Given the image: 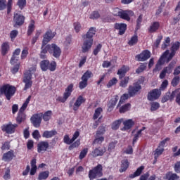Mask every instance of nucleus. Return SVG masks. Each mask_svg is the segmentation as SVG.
I'll use <instances>...</instances> for the list:
<instances>
[{
	"label": "nucleus",
	"mask_w": 180,
	"mask_h": 180,
	"mask_svg": "<svg viewBox=\"0 0 180 180\" xmlns=\"http://www.w3.org/2000/svg\"><path fill=\"white\" fill-rule=\"evenodd\" d=\"M96 33V27H91L86 34L82 36L83 39V45L82 46V53H87L91 50V47H92V44H94V36Z\"/></svg>",
	"instance_id": "obj_1"
},
{
	"label": "nucleus",
	"mask_w": 180,
	"mask_h": 180,
	"mask_svg": "<svg viewBox=\"0 0 180 180\" xmlns=\"http://www.w3.org/2000/svg\"><path fill=\"white\" fill-rule=\"evenodd\" d=\"M128 71H129V67H126V66H122L117 71V75H119V78L120 79H121L120 82V86H122V88H126V86H127V84H129V81H130V77H125L126 72H127Z\"/></svg>",
	"instance_id": "obj_2"
},
{
	"label": "nucleus",
	"mask_w": 180,
	"mask_h": 180,
	"mask_svg": "<svg viewBox=\"0 0 180 180\" xmlns=\"http://www.w3.org/2000/svg\"><path fill=\"white\" fill-rule=\"evenodd\" d=\"M112 15L114 16H119L121 19H124V20L129 22L130 17L133 16L134 13L131 11H123L119 8H115L112 11Z\"/></svg>",
	"instance_id": "obj_3"
},
{
	"label": "nucleus",
	"mask_w": 180,
	"mask_h": 180,
	"mask_svg": "<svg viewBox=\"0 0 180 180\" xmlns=\"http://www.w3.org/2000/svg\"><path fill=\"white\" fill-rule=\"evenodd\" d=\"M30 99H32V96H29L26 99L25 102L22 104V107L20 108L18 117L16 118L17 123H22V122H25L26 120V114L24 113L25 110H26V108H27V105H29V102H30Z\"/></svg>",
	"instance_id": "obj_4"
},
{
	"label": "nucleus",
	"mask_w": 180,
	"mask_h": 180,
	"mask_svg": "<svg viewBox=\"0 0 180 180\" xmlns=\"http://www.w3.org/2000/svg\"><path fill=\"white\" fill-rule=\"evenodd\" d=\"M103 167L102 165H98L93 169L89 171V178L90 180L96 179L97 178H101L103 175Z\"/></svg>",
	"instance_id": "obj_5"
},
{
	"label": "nucleus",
	"mask_w": 180,
	"mask_h": 180,
	"mask_svg": "<svg viewBox=\"0 0 180 180\" xmlns=\"http://www.w3.org/2000/svg\"><path fill=\"white\" fill-rule=\"evenodd\" d=\"M1 91L2 95H5L6 100L11 101L12 96H13L16 92V88L13 86H11L10 84H5L2 86Z\"/></svg>",
	"instance_id": "obj_6"
},
{
	"label": "nucleus",
	"mask_w": 180,
	"mask_h": 180,
	"mask_svg": "<svg viewBox=\"0 0 180 180\" xmlns=\"http://www.w3.org/2000/svg\"><path fill=\"white\" fill-rule=\"evenodd\" d=\"M74 84H70L65 90V92L63 93V96H59L57 99L59 102H61V103H65V102H67V99L71 96V94L73 91Z\"/></svg>",
	"instance_id": "obj_7"
},
{
	"label": "nucleus",
	"mask_w": 180,
	"mask_h": 180,
	"mask_svg": "<svg viewBox=\"0 0 180 180\" xmlns=\"http://www.w3.org/2000/svg\"><path fill=\"white\" fill-rule=\"evenodd\" d=\"M92 72L87 70L82 77V81L79 84V89H84L88 86V80L92 77Z\"/></svg>",
	"instance_id": "obj_8"
},
{
	"label": "nucleus",
	"mask_w": 180,
	"mask_h": 180,
	"mask_svg": "<svg viewBox=\"0 0 180 180\" xmlns=\"http://www.w3.org/2000/svg\"><path fill=\"white\" fill-rule=\"evenodd\" d=\"M160 96H161V90L155 89L148 93L147 99L153 102V101H157Z\"/></svg>",
	"instance_id": "obj_9"
},
{
	"label": "nucleus",
	"mask_w": 180,
	"mask_h": 180,
	"mask_svg": "<svg viewBox=\"0 0 180 180\" xmlns=\"http://www.w3.org/2000/svg\"><path fill=\"white\" fill-rule=\"evenodd\" d=\"M179 47H180V42L179 41H176L174 42L170 50H171V53L169 54L166 63H169V61H171V60H172V58H174V57L175 56V54H176V51H178V50H179Z\"/></svg>",
	"instance_id": "obj_10"
},
{
	"label": "nucleus",
	"mask_w": 180,
	"mask_h": 180,
	"mask_svg": "<svg viewBox=\"0 0 180 180\" xmlns=\"http://www.w3.org/2000/svg\"><path fill=\"white\" fill-rule=\"evenodd\" d=\"M49 53L50 54H52L53 57H55V58H60V56H61V49H60L56 44H51L50 45Z\"/></svg>",
	"instance_id": "obj_11"
},
{
	"label": "nucleus",
	"mask_w": 180,
	"mask_h": 180,
	"mask_svg": "<svg viewBox=\"0 0 180 180\" xmlns=\"http://www.w3.org/2000/svg\"><path fill=\"white\" fill-rule=\"evenodd\" d=\"M16 127H18L17 124H13L12 122H9L2 126L1 130L2 131H6L7 134H12V133H15V129Z\"/></svg>",
	"instance_id": "obj_12"
},
{
	"label": "nucleus",
	"mask_w": 180,
	"mask_h": 180,
	"mask_svg": "<svg viewBox=\"0 0 180 180\" xmlns=\"http://www.w3.org/2000/svg\"><path fill=\"white\" fill-rule=\"evenodd\" d=\"M13 26L18 27V26H22L25 23V16L15 13L13 16Z\"/></svg>",
	"instance_id": "obj_13"
},
{
	"label": "nucleus",
	"mask_w": 180,
	"mask_h": 180,
	"mask_svg": "<svg viewBox=\"0 0 180 180\" xmlns=\"http://www.w3.org/2000/svg\"><path fill=\"white\" fill-rule=\"evenodd\" d=\"M141 89V85H136L134 84L132 86H129L128 89V94L129 96H136Z\"/></svg>",
	"instance_id": "obj_14"
},
{
	"label": "nucleus",
	"mask_w": 180,
	"mask_h": 180,
	"mask_svg": "<svg viewBox=\"0 0 180 180\" xmlns=\"http://www.w3.org/2000/svg\"><path fill=\"white\" fill-rule=\"evenodd\" d=\"M150 57L151 53L148 50L143 51L142 53L136 56V58L138 61H147Z\"/></svg>",
	"instance_id": "obj_15"
},
{
	"label": "nucleus",
	"mask_w": 180,
	"mask_h": 180,
	"mask_svg": "<svg viewBox=\"0 0 180 180\" xmlns=\"http://www.w3.org/2000/svg\"><path fill=\"white\" fill-rule=\"evenodd\" d=\"M41 117H43V113L35 114L31 117V122L34 127H40V123H41Z\"/></svg>",
	"instance_id": "obj_16"
},
{
	"label": "nucleus",
	"mask_w": 180,
	"mask_h": 180,
	"mask_svg": "<svg viewBox=\"0 0 180 180\" xmlns=\"http://www.w3.org/2000/svg\"><path fill=\"white\" fill-rule=\"evenodd\" d=\"M49 144L48 141H41L37 144V151L38 153L43 154L45 151H47Z\"/></svg>",
	"instance_id": "obj_17"
},
{
	"label": "nucleus",
	"mask_w": 180,
	"mask_h": 180,
	"mask_svg": "<svg viewBox=\"0 0 180 180\" xmlns=\"http://www.w3.org/2000/svg\"><path fill=\"white\" fill-rule=\"evenodd\" d=\"M115 29L116 30H119V34L122 36L126 32V30L127 29V25L125 23H115Z\"/></svg>",
	"instance_id": "obj_18"
},
{
	"label": "nucleus",
	"mask_w": 180,
	"mask_h": 180,
	"mask_svg": "<svg viewBox=\"0 0 180 180\" xmlns=\"http://www.w3.org/2000/svg\"><path fill=\"white\" fill-rule=\"evenodd\" d=\"M106 153V148H96L94 150L92 151L91 155L94 158L99 157L103 155Z\"/></svg>",
	"instance_id": "obj_19"
},
{
	"label": "nucleus",
	"mask_w": 180,
	"mask_h": 180,
	"mask_svg": "<svg viewBox=\"0 0 180 180\" xmlns=\"http://www.w3.org/2000/svg\"><path fill=\"white\" fill-rule=\"evenodd\" d=\"M85 98H84L82 96H79L74 103L73 110L77 111V109H79V106H81L82 103H85Z\"/></svg>",
	"instance_id": "obj_20"
},
{
	"label": "nucleus",
	"mask_w": 180,
	"mask_h": 180,
	"mask_svg": "<svg viewBox=\"0 0 180 180\" xmlns=\"http://www.w3.org/2000/svg\"><path fill=\"white\" fill-rule=\"evenodd\" d=\"M117 101H119V96H115L114 98H112L108 104V111L112 112L113 110V108L115 106H116V103H117Z\"/></svg>",
	"instance_id": "obj_21"
},
{
	"label": "nucleus",
	"mask_w": 180,
	"mask_h": 180,
	"mask_svg": "<svg viewBox=\"0 0 180 180\" xmlns=\"http://www.w3.org/2000/svg\"><path fill=\"white\" fill-rule=\"evenodd\" d=\"M53 37L54 34H53V32H51V30H49L44 35L42 43L44 44H47V43H49V41H50Z\"/></svg>",
	"instance_id": "obj_22"
},
{
	"label": "nucleus",
	"mask_w": 180,
	"mask_h": 180,
	"mask_svg": "<svg viewBox=\"0 0 180 180\" xmlns=\"http://www.w3.org/2000/svg\"><path fill=\"white\" fill-rule=\"evenodd\" d=\"M13 157H15V154L13 153V150H11L10 151L3 155L2 160L3 161L9 162L13 160Z\"/></svg>",
	"instance_id": "obj_23"
},
{
	"label": "nucleus",
	"mask_w": 180,
	"mask_h": 180,
	"mask_svg": "<svg viewBox=\"0 0 180 180\" xmlns=\"http://www.w3.org/2000/svg\"><path fill=\"white\" fill-rule=\"evenodd\" d=\"M34 71H36L34 68H31L29 70H27L24 73V77H23L22 82L23 81H32V75L33 74L32 72H34Z\"/></svg>",
	"instance_id": "obj_24"
},
{
	"label": "nucleus",
	"mask_w": 180,
	"mask_h": 180,
	"mask_svg": "<svg viewBox=\"0 0 180 180\" xmlns=\"http://www.w3.org/2000/svg\"><path fill=\"white\" fill-rule=\"evenodd\" d=\"M169 54V50H166L162 55L160 56V59L158 60V62L155 66V70H158V67L161 65L162 64H164V58H167V56Z\"/></svg>",
	"instance_id": "obj_25"
},
{
	"label": "nucleus",
	"mask_w": 180,
	"mask_h": 180,
	"mask_svg": "<svg viewBox=\"0 0 180 180\" xmlns=\"http://www.w3.org/2000/svg\"><path fill=\"white\" fill-rule=\"evenodd\" d=\"M129 160L127 159H124L121 161V168L120 169V172H124L129 168Z\"/></svg>",
	"instance_id": "obj_26"
},
{
	"label": "nucleus",
	"mask_w": 180,
	"mask_h": 180,
	"mask_svg": "<svg viewBox=\"0 0 180 180\" xmlns=\"http://www.w3.org/2000/svg\"><path fill=\"white\" fill-rule=\"evenodd\" d=\"M123 130H130V129L133 127V126H134V122L133 121V120H128L124 121L123 122Z\"/></svg>",
	"instance_id": "obj_27"
},
{
	"label": "nucleus",
	"mask_w": 180,
	"mask_h": 180,
	"mask_svg": "<svg viewBox=\"0 0 180 180\" xmlns=\"http://www.w3.org/2000/svg\"><path fill=\"white\" fill-rule=\"evenodd\" d=\"M143 169H144V166L139 167L134 174H129V178H131V179H133V178H136V176H140Z\"/></svg>",
	"instance_id": "obj_28"
},
{
	"label": "nucleus",
	"mask_w": 180,
	"mask_h": 180,
	"mask_svg": "<svg viewBox=\"0 0 180 180\" xmlns=\"http://www.w3.org/2000/svg\"><path fill=\"white\" fill-rule=\"evenodd\" d=\"M175 64H176V62L173 60L169 64L167 67L165 68L163 70H165L167 74H171V72H172V70H174V68L175 67Z\"/></svg>",
	"instance_id": "obj_29"
},
{
	"label": "nucleus",
	"mask_w": 180,
	"mask_h": 180,
	"mask_svg": "<svg viewBox=\"0 0 180 180\" xmlns=\"http://www.w3.org/2000/svg\"><path fill=\"white\" fill-rule=\"evenodd\" d=\"M56 134H57V131H45L42 134V137H45V139H51V137L56 136Z\"/></svg>",
	"instance_id": "obj_30"
},
{
	"label": "nucleus",
	"mask_w": 180,
	"mask_h": 180,
	"mask_svg": "<svg viewBox=\"0 0 180 180\" xmlns=\"http://www.w3.org/2000/svg\"><path fill=\"white\" fill-rule=\"evenodd\" d=\"M19 54H20V49H15V51L13 52V55L11 59V64H15V63H16V61H18V56H19Z\"/></svg>",
	"instance_id": "obj_31"
},
{
	"label": "nucleus",
	"mask_w": 180,
	"mask_h": 180,
	"mask_svg": "<svg viewBox=\"0 0 180 180\" xmlns=\"http://www.w3.org/2000/svg\"><path fill=\"white\" fill-rule=\"evenodd\" d=\"M166 178L167 180H179V176L172 172H169L166 174Z\"/></svg>",
	"instance_id": "obj_32"
},
{
	"label": "nucleus",
	"mask_w": 180,
	"mask_h": 180,
	"mask_svg": "<svg viewBox=\"0 0 180 180\" xmlns=\"http://www.w3.org/2000/svg\"><path fill=\"white\" fill-rule=\"evenodd\" d=\"M158 27H160V22H154L149 27L150 33H154L158 30Z\"/></svg>",
	"instance_id": "obj_33"
},
{
	"label": "nucleus",
	"mask_w": 180,
	"mask_h": 180,
	"mask_svg": "<svg viewBox=\"0 0 180 180\" xmlns=\"http://www.w3.org/2000/svg\"><path fill=\"white\" fill-rule=\"evenodd\" d=\"M105 131H106V125L102 124L98 127L96 134L97 136H103Z\"/></svg>",
	"instance_id": "obj_34"
},
{
	"label": "nucleus",
	"mask_w": 180,
	"mask_h": 180,
	"mask_svg": "<svg viewBox=\"0 0 180 180\" xmlns=\"http://www.w3.org/2000/svg\"><path fill=\"white\" fill-rule=\"evenodd\" d=\"M49 61L48 60H44L41 61L40 66L42 71H47L49 70Z\"/></svg>",
	"instance_id": "obj_35"
},
{
	"label": "nucleus",
	"mask_w": 180,
	"mask_h": 180,
	"mask_svg": "<svg viewBox=\"0 0 180 180\" xmlns=\"http://www.w3.org/2000/svg\"><path fill=\"white\" fill-rule=\"evenodd\" d=\"M9 51V44L5 42L1 46V54L5 56Z\"/></svg>",
	"instance_id": "obj_36"
},
{
	"label": "nucleus",
	"mask_w": 180,
	"mask_h": 180,
	"mask_svg": "<svg viewBox=\"0 0 180 180\" xmlns=\"http://www.w3.org/2000/svg\"><path fill=\"white\" fill-rule=\"evenodd\" d=\"M105 141V138L101 135H96L95 136V139L94 141V144H102V142Z\"/></svg>",
	"instance_id": "obj_37"
},
{
	"label": "nucleus",
	"mask_w": 180,
	"mask_h": 180,
	"mask_svg": "<svg viewBox=\"0 0 180 180\" xmlns=\"http://www.w3.org/2000/svg\"><path fill=\"white\" fill-rule=\"evenodd\" d=\"M49 175H50V172L49 171L42 172L39 173L38 176V179L39 180L46 179L49 178Z\"/></svg>",
	"instance_id": "obj_38"
},
{
	"label": "nucleus",
	"mask_w": 180,
	"mask_h": 180,
	"mask_svg": "<svg viewBox=\"0 0 180 180\" xmlns=\"http://www.w3.org/2000/svg\"><path fill=\"white\" fill-rule=\"evenodd\" d=\"M122 122H123V119H120L112 122V129L117 130V129H119V127H120V124H122Z\"/></svg>",
	"instance_id": "obj_39"
},
{
	"label": "nucleus",
	"mask_w": 180,
	"mask_h": 180,
	"mask_svg": "<svg viewBox=\"0 0 180 180\" xmlns=\"http://www.w3.org/2000/svg\"><path fill=\"white\" fill-rule=\"evenodd\" d=\"M34 32V20H31L30 24L28 26L27 34L30 36Z\"/></svg>",
	"instance_id": "obj_40"
},
{
	"label": "nucleus",
	"mask_w": 180,
	"mask_h": 180,
	"mask_svg": "<svg viewBox=\"0 0 180 180\" xmlns=\"http://www.w3.org/2000/svg\"><path fill=\"white\" fill-rule=\"evenodd\" d=\"M179 91L177 89L174 91H173L172 93L170 91L166 93V95L167 96V98H169V101H174V98H175V96H176V93Z\"/></svg>",
	"instance_id": "obj_41"
},
{
	"label": "nucleus",
	"mask_w": 180,
	"mask_h": 180,
	"mask_svg": "<svg viewBox=\"0 0 180 180\" xmlns=\"http://www.w3.org/2000/svg\"><path fill=\"white\" fill-rule=\"evenodd\" d=\"M50 46L51 44H44L42 43L41 47V52L45 53V54H47V51L50 53Z\"/></svg>",
	"instance_id": "obj_42"
},
{
	"label": "nucleus",
	"mask_w": 180,
	"mask_h": 180,
	"mask_svg": "<svg viewBox=\"0 0 180 180\" xmlns=\"http://www.w3.org/2000/svg\"><path fill=\"white\" fill-rule=\"evenodd\" d=\"M51 110L46 111L44 114H42V117L44 122H49L51 119Z\"/></svg>",
	"instance_id": "obj_43"
},
{
	"label": "nucleus",
	"mask_w": 180,
	"mask_h": 180,
	"mask_svg": "<svg viewBox=\"0 0 180 180\" xmlns=\"http://www.w3.org/2000/svg\"><path fill=\"white\" fill-rule=\"evenodd\" d=\"M131 106V105L130 103L125 104L120 108V113H124L125 112L130 110Z\"/></svg>",
	"instance_id": "obj_44"
},
{
	"label": "nucleus",
	"mask_w": 180,
	"mask_h": 180,
	"mask_svg": "<svg viewBox=\"0 0 180 180\" xmlns=\"http://www.w3.org/2000/svg\"><path fill=\"white\" fill-rule=\"evenodd\" d=\"M160 109V103L158 102H152L150 103V110L151 112H155Z\"/></svg>",
	"instance_id": "obj_45"
},
{
	"label": "nucleus",
	"mask_w": 180,
	"mask_h": 180,
	"mask_svg": "<svg viewBox=\"0 0 180 180\" xmlns=\"http://www.w3.org/2000/svg\"><path fill=\"white\" fill-rule=\"evenodd\" d=\"M137 41H139V37H137V34H135L131 38L128 44H129V46H134V44H136Z\"/></svg>",
	"instance_id": "obj_46"
},
{
	"label": "nucleus",
	"mask_w": 180,
	"mask_h": 180,
	"mask_svg": "<svg viewBox=\"0 0 180 180\" xmlns=\"http://www.w3.org/2000/svg\"><path fill=\"white\" fill-rule=\"evenodd\" d=\"M102 112H103L102 108H96V109L95 110L93 119H94V120H96V119H98V117H99V116H101V113H102Z\"/></svg>",
	"instance_id": "obj_47"
},
{
	"label": "nucleus",
	"mask_w": 180,
	"mask_h": 180,
	"mask_svg": "<svg viewBox=\"0 0 180 180\" xmlns=\"http://www.w3.org/2000/svg\"><path fill=\"white\" fill-rule=\"evenodd\" d=\"M180 82V77L179 76H175L172 80V82H171V84L172 86L175 87L178 85V84H179Z\"/></svg>",
	"instance_id": "obj_48"
},
{
	"label": "nucleus",
	"mask_w": 180,
	"mask_h": 180,
	"mask_svg": "<svg viewBox=\"0 0 180 180\" xmlns=\"http://www.w3.org/2000/svg\"><path fill=\"white\" fill-rule=\"evenodd\" d=\"M22 82L25 84L24 91H27V89H29V88H32V85H33V81L32 80L23 81Z\"/></svg>",
	"instance_id": "obj_49"
},
{
	"label": "nucleus",
	"mask_w": 180,
	"mask_h": 180,
	"mask_svg": "<svg viewBox=\"0 0 180 180\" xmlns=\"http://www.w3.org/2000/svg\"><path fill=\"white\" fill-rule=\"evenodd\" d=\"M146 68H147V63L141 64L139 67V68L136 69V74H140V72H143V71H144V70H146Z\"/></svg>",
	"instance_id": "obj_50"
},
{
	"label": "nucleus",
	"mask_w": 180,
	"mask_h": 180,
	"mask_svg": "<svg viewBox=\"0 0 180 180\" xmlns=\"http://www.w3.org/2000/svg\"><path fill=\"white\" fill-rule=\"evenodd\" d=\"M164 153V148H161L159 146L156 150H155V158L157 159L158 158V155H161Z\"/></svg>",
	"instance_id": "obj_51"
},
{
	"label": "nucleus",
	"mask_w": 180,
	"mask_h": 180,
	"mask_svg": "<svg viewBox=\"0 0 180 180\" xmlns=\"http://www.w3.org/2000/svg\"><path fill=\"white\" fill-rule=\"evenodd\" d=\"M116 84H117V79H116V77H113L107 84V88H110V86H113V85H116Z\"/></svg>",
	"instance_id": "obj_52"
},
{
	"label": "nucleus",
	"mask_w": 180,
	"mask_h": 180,
	"mask_svg": "<svg viewBox=\"0 0 180 180\" xmlns=\"http://www.w3.org/2000/svg\"><path fill=\"white\" fill-rule=\"evenodd\" d=\"M86 154H88V148L83 149L79 154V160H84L85 157H86Z\"/></svg>",
	"instance_id": "obj_53"
},
{
	"label": "nucleus",
	"mask_w": 180,
	"mask_h": 180,
	"mask_svg": "<svg viewBox=\"0 0 180 180\" xmlns=\"http://www.w3.org/2000/svg\"><path fill=\"white\" fill-rule=\"evenodd\" d=\"M141 22H143V15L142 14H141L136 20V30H139V29H140V26L141 25Z\"/></svg>",
	"instance_id": "obj_54"
},
{
	"label": "nucleus",
	"mask_w": 180,
	"mask_h": 180,
	"mask_svg": "<svg viewBox=\"0 0 180 180\" xmlns=\"http://www.w3.org/2000/svg\"><path fill=\"white\" fill-rule=\"evenodd\" d=\"M18 6L20 9H23L26 6V0H18L17 2Z\"/></svg>",
	"instance_id": "obj_55"
},
{
	"label": "nucleus",
	"mask_w": 180,
	"mask_h": 180,
	"mask_svg": "<svg viewBox=\"0 0 180 180\" xmlns=\"http://www.w3.org/2000/svg\"><path fill=\"white\" fill-rule=\"evenodd\" d=\"M127 99H129V94H125L123 96H122L117 106H120L121 104L123 103L124 102V101H126Z\"/></svg>",
	"instance_id": "obj_56"
},
{
	"label": "nucleus",
	"mask_w": 180,
	"mask_h": 180,
	"mask_svg": "<svg viewBox=\"0 0 180 180\" xmlns=\"http://www.w3.org/2000/svg\"><path fill=\"white\" fill-rule=\"evenodd\" d=\"M99 18H101V15L98 11H94L90 15V19H99Z\"/></svg>",
	"instance_id": "obj_57"
},
{
	"label": "nucleus",
	"mask_w": 180,
	"mask_h": 180,
	"mask_svg": "<svg viewBox=\"0 0 180 180\" xmlns=\"http://www.w3.org/2000/svg\"><path fill=\"white\" fill-rule=\"evenodd\" d=\"M81 142L79 140H77L75 143H73L70 146H69V150H73V148H77V147L79 146Z\"/></svg>",
	"instance_id": "obj_58"
},
{
	"label": "nucleus",
	"mask_w": 180,
	"mask_h": 180,
	"mask_svg": "<svg viewBox=\"0 0 180 180\" xmlns=\"http://www.w3.org/2000/svg\"><path fill=\"white\" fill-rule=\"evenodd\" d=\"M27 54H29V49L25 48L22 50V53H21L22 60L26 58V57H27Z\"/></svg>",
	"instance_id": "obj_59"
},
{
	"label": "nucleus",
	"mask_w": 180,
	"mask_h": 180,
	"mask_svg": "<svg viewBox=\"0 0 180 180\" xmlns=\"http://www.w3.org/2000/svg\"><path fill=\"white\" fill-rule=\"evenodd\" d=\"M64 143H65V144H72V143H74V141H72V139H70V136H68V135H65L64 136Z\"/></svg>",
	"instance_id": "obj_60"
},
{
	"label": "nucleus",
	"mask_w": 180,
	"mask_h": 180,
	"mask_svg": "<svg viewBox=\"0 0 180 180\" xmlns=\"http://www.w3.org/2000/svg\"><path fill=\"white\" fill-rule=\"evenodd\" d=\"M174 171L176 174H180V161L179 162H176L175 164H174Z\"/></svg>",
	"instance_id": "obj_61"
},
{
	"label": "nucleus",
	"mask_w": 180,
	"mask_h": 180,
	"mask_svg": "<svg viewBox=\"0 0 180 180\" xmlns=\"http://www.w3.org/2000/svg\"><path fill=\"white\" fill-rule=\"evenodd\" d=\"M102 49V44H99L96 46V49L94 50L93 53L94 56H98V53L101 51V49Z\"/></svg>",
	"instance_id": "obj_62"
},
{
	"label": "nucleus",
	"mask_w": 180,
	"mask_h": 180,
	"mask_svg": "<svg viewBox=\"0 0 180 180\" xmlns=\"http://www.w3.org/2000/svg\"><path fill=\"white\" fill-rule=\"evenodd\" d=\"M57 66L56 62H51L49 63L48 70H50V71H56V67Z\"/></svg>",
	"instance_id": "obj_63"
},
{
	"label": "nucleus",
	"mask_w": 180,
	"mask_h": 180,
	"mask_svg": "<svg viewBox=\"0 0 180 180\" xmlns=\"http://www.w3.org/2000/svg\"><path fill=\"white\" fill-rule=\"evenodd\" d=\"M177 90H179V91L177 93H176V103L179 105V106H180V89H177Z\"/></svg>",
	"instance_id": "obj_64"
}]
</instances>
